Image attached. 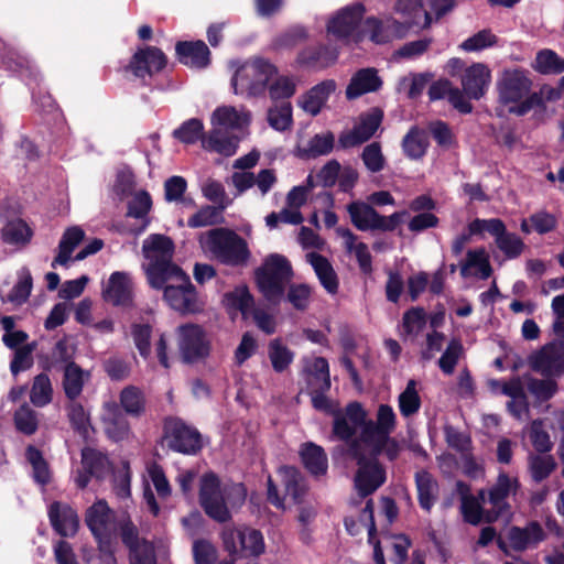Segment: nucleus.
<instances>
[{
	"label": "nucleus",
	"instance_id": "1",
	"mask_svg": "<svg viewBox=\"0 0 564 564\" xmlns=\"http://www.w3.org/2000/svg\"><path fill=\"white\" fill-rule=\"evenodd\" d=\"M251 122V112L245 107L224 105L217 107L212 116V130L203 139V149L225 156L237 152L238 138L229 131H242Z\"/></svg>",
	"mask_w": 564,
	"mask_h": 564
},
{
	"label": "nucleus",
	"instance_id": "2",
	"mask_svg": "<svg viewBox=\"0 0 564 564\" xmlns=\"http://www.w3.org/2000/svg\"><path fill=\"white\" fill-rule=\"evenodd\" d=\"M142 253L145 259L143 268L149 283L161 289L169 281V275L181 269L172 262L174 242L167 236L152 234L143 240Z\"/></svg>",
	"mask_w": 564,
	"mask_h": 564
},
{
	"label": "nucleus",
	"instance_id": "3",
	"mask_svg": "<svg viewBox=\"0 0 564 564\" xmlns=\"http://www.w3.org/2000/svg\"><path fill=\"white\" fill-rule=\"evenodd\" d=\"M199 242L205 251L225 264L246 265L250 257L247 242L226 228H216L203 234Z\"/></svg>",
	"mask_w": 564,
	"mask_h": 564
},
{
	"label": "nucleus",
	"instance_id": "4",
	"mask_svg": "<svg viewBox=\"0 0 564 564\" xmlns=\"http://www.w3.org/2000/svg\"><path fill=\"white\" fill-rule=\"evenodd\" d=\"M292 278V268L281 254L269 256L256 271L259 291L267 301L278 304L283 299L286 284Z\"/></svg>",
	"mask_w": 564,
	"mask_h": 564
},
{
	"label": "nucleus",
	"instance_id": "5",
	"mask_svg": "<svg viewBox=\"0 0 564 564\" xmlns=\"http://www.w3.org/2000/svg\"><path fill=\"white\" fill-rule=\"evenodd\" d=\"M278 68L269 61L254 58L237 68L231 79L234 93L247 97L261 96L276 75Z\"/></svg>",
	"mask_w": 564,
	"mask_h": 564
},
{
	"label": "nucleus",
	"instance_id": "6",
	"mask_svg": "<svg viewBox=\"0 0 564 564\" xmlns=\"http://www.w3.org/2000/svg\"><path fill=\"white\" fill-rule=\"evenodd\" d=\"M348 454L358 465L355 476L358 494L366 497L376 491L386 480V471L378 458L371 456L358 442L354 441L349 444Z\"/></svg>",
	"mask_w": 564,
	"mask_h": 564
},
{
	"label": "nucleus",
	"instance_id": "7",
	"mask_svg": "<svg viewBox=\"0 0 564 564\" xmlns=\"http://www.w3.org/2000/svg\"><path fill=\"white\" fill-rule=\"evenodd\" d=\"M366 8L355 2L337 10L327 21V34L338 40L359 43L365 39L364 17Z\"/></svg>",
	"mask_w": 564,
	"mask_h": 564
},
{
	"label": "nucleus",
	"instance_id": "8",
	"mask_svg": "<svg viewBox=\"0 0 564 564\" xmlns=\"http://www.w3.org/2000/svg\"><path fill=\"white\" fill-rule=\"evenodd\" d=\"M533 80L528 69L517 66L505 67L498 75L496 89L501 105L514 107L532 89Z\"/></svg>",
	"mask_w": 564,
	"mask_h": 564
},
{
	"label": "nucleus",
	"instance_id": "9",
	"mask_svg": "<svg viewBox=\"0 0 564 564\" xmlns=\"http://www.w3.org/2000/svg\"><path fill=\"white\" fill-rule=\"evenodd\" d=\"M164 289V300L175 311L181 313H195L202 310V303L188 276L182 271H174Z\"/></svg>",
	"mask_w": 564,
	"mask_h": 564
},
{
	"label": "nucleus",
	"instance_id": "10",
	"mask_svg": "<svg viewBox=\"0 0 564 564\" xmlns=\"http://www.w3.org/2000/svg\"><path fill=\"white\" fill-rule=\"evenodd\" d=\"M519 488L520 484L517 477H511L503 473L499 474L496 484L488 492L491 509L486 512V522H494L500 517L508 518L510 516L511 507L508 499L516 497Z\"/></svg>",
	"mask_w": 564,
	"mask_h": 564
},
{
	"label": "nucleus",
	"instance_id": "11",
	"mask_svg": "<svg viewBox=\"0 0 564 564\" xmlns=\"http://www.w3.org/2000/svg\"><path fill=\"white\" fill-rule=\"evenodd\" d=\"M278 475L284 488V497L279 496L278 488L269 476L268 500L279 509L285 508L284 499L286 497H290L294 503L301 502L306 492V484L301 473L294 467L283 466L279 468Z\"/></svg>",
	"mask_w": 564,
	"mask_h": 564
},
{
	"label": "nucleus",
	"instance_id": "12",
	"mask_svg": "<svg viewBox=\"0 0 564 564\" xmlns=\"http://www.w3.org/2000/svg\"><path fill=\"white\" fill-rule=\"evenodd\" d=\"M411 29H413V22L402 23L392 17L383 20L369 17L364 21L365 37L375 44H388L401 40L409 34Z\"/></svg>",
	"mask_w": 564,
	"mask_h": 564
},
{
	"label": "nucleus",
	"instance_id": "13",
	"mask_svg": "<svg viewBox=\"0 0 564 564\" xmlns=\"http://www.w3.org/2000/svg\"><path fill=\"white\" fill-rule=\"evenodd\" d=\"M177 344L181 357L185 362H194L209 354V343L203 329L193 324L177 328Z\"/></svg>",
	"mask_w": 564,
	"mask_h": 564
},
{
	"label": "nucleus",
	"instance_id": "14",
	"mask_svg": "<svg viewBox=\"0 0 564 564\" xmlns=\"http://www.w3.org/2000/svg\"><path fill=\"white\" fill-rule=\"evenodd\" d=\"M333 416L334 435L347 442L348 445L354 440L352 436L356 434L357 430L360 429L362 432L365 425H367V412L358 402L349 403L345 410L338 409Z\"/></svg>",
	"mask_w": 564,
	"mask_h": 564
},
{
	"label": "nucleus",
	"instance_id": "15",
	"mask_svg": "<svg viewBox=\"0 0 564 564\" xmlns=\"http://www.w3.org/2000/svg\"><path fill=\"white\" fill-rule=\"evenodd\" d=\"M528 364L536 372L544 376H561L564 373V343L552 341L532 352Z\"/></svg>",
	"mask_w": 564,
	"mask_h": 564
},
{
	"label": "nucleus",
	"instance_id": "16",
	"mask_svg": "<svg viewBox=\"0 0 564 564\" xmlns=\"http://www.w3.org/2000/svg\"><path fill=\"white\" fill-rule=\"evenodd\" d=\"M200 505L205 512L218 522H226L230 513L224 501L218 478L208 474L202 478L199 491Z\"/></svg>",
	"mask_w": 564,
	"mask_h": 564
},
{
	"label": "nucleus",
	"instance_id": "17",
	"mask_svg": "<svg viewBox=\"0 0 564 564\" xmlns=\"http://www.w3.org/2000/svg\"><path fill=\"white\" fill-rule=\"evenodd\" d=\"M169 447L184 454H195L200 449V435L180 420H170L165 425Z\"/></svg>",
	"mask_w": 564,
	"mask_h": 564
},
{
	"label": "nucleus",
	"instance_id": "18",
	"mask_svg": "<svg viewBox=\"0 0 564 564\" xmlns=\"http://www.w3.org/2000/svg\"><path fill=\"white\" fill-rule=\"evenodd\" d=\"M490 82L491 70L482 63H474L460 76L462 88L470 99H480L488 90Z\"/></svg>",
	"mask_w": 564,
	"mask_h": 564
},
{
	"label": "nucleus",
	"instance_id": "19",
	"mask_svg": "<svg viewBox=\"0 0 564 564\" xmlns=\"http://www.w3.org/2000/svg\"><path fill=\"white\" fill-rule=\"evenodd\" d=\"M133 296V283L127 272H113L102 289V297L115 306L131 304Z\"/></svg>",
	"mask_w": 564,
	"mask_h": 564
},
{
	"label": "nucleus",
	"instance_id": "20",
	"mask_svg": "<svg viewBox=\"0 0 564 564\" xmlns=\"http://www.w3.org/2000/svg\"><path fill=\"white\" fill-rule=\"evenodd\" d=\"M382 115L379 110L360 116L359 122L352 130L344 132L339 137L341 148H352L368 141L380 126Z\"/></svg>",
	"mask_w": 564,
	"mask_h": 564
},
{
	"label": "nucleus",
	"instance_id": "21",
	"mask_svg": "<svg viewBox=\"0 0 564 564\" xmlns=\"http://www.w3.org/2000/svg\"><path fill=\"white\" fill-rule=\"evenodd\" d=\"M166 65V57L164 53L158 47H145L139 50L132 56L129 68L137 77H144L160 72Z\"/></svg>",
	"mask_w": 564,
	"mask_h": 564
},
{
	"label": "nucleus",
	"instance_id": "22",
	"mask_svg": "<svg viewBox=\"0 0 564 564\" xmlns=\"http://www.w3.org/2000/svg\"><path fill=\"white\" fill-rule=\"evenodd\" d=\"M337 88L334 79L323 80L310 90L304 93L297 99V106L311 116H316L321 112L329 96L335 93Z\"/></svg>",
	"mask_w": 564,
	"mask_h": 564
},
{
	"label": "nucleus",
	"instance_id": "23",
	"mask_svg": "<svg viewBox=\"0 0 564 564\" xmlns=\"http://www.w3.org/2000/svg\"><path fill=\"white\" fill-rule=\"evenodd\" d=\"M397 424V416L393 409L388 404H380L376 415V422L367 419L365 430L354 442H362L373 437L391 434Z\"/></svg>",
	"mask_w": 564,
	"mask_h": 564
},
{
	"label": "nucleus",
	"instance_id": "24",
	"mask_svg": "<svg viewBox=\"0 0 564 564\" xmlns=\"http://www.w3.org/2000/svg\"><path fill=\"white\" fill-rule=\"evenodd\" d=\"M101 421L106 434L111 440L121 441L129 436V422L116 402L111 401L104 404Z\"/></svg>",
	"mask_w": 564,
	"mask_h": 564
},
{
	"label": "nucleus",
	"instance_id": "25",
	"mask_svg": "<svg viewBox=\"0 0 564 564\" xmlns=\"http://www.w3.org/2000/svg\"><path fill=\"white\" fill-rule=\"evenodd\" d=\"M53 528L62 536H73L79 527V519L75 510L67 505L54 502L48 511Z\"/></svg>",
	"mask_w": 564,
	"mask_h": 564
},
{
	"label": "nucleus",
	"instance_id": "26",
	"mask_svg": "<svg viewBox=\"0 0 564 564\" xmlns=\"http://www.w3.org/2000/svg\"><path fill=\"white\" fill-rule=\"evenodd\" d=\"M112 513L105 500H97L86 511V524L98 541L108 535Z\"/></svg>",
	"mask_w": 564,
	"mask_h": 564
},
{
	"label": "nucleus",
	"instance_id": "27",
	"mask_svg": "<svg viewBox=\"0 0 564 564\" xmlns=\"http://www.w3.org/2000/svg\"><path fill=\"white\" fill-rule=\"evenodd\" d=\"M176 54L184 65L193 68H203L209 64L210 52L203 41L178 42Z\"/></svg>",
	"mask_w": 564,
	"mask_h": 564
},
{
	"label": "nucleus",
	"instance_id": "28",
	"mask_svg": "<svg viewBox=\"0 0 564 564\" xmlns=\"http://www.w3.org/2000/svg\"><path fill=\"white\" fill-rule=\"evenodd\" d=\"M543 539L544 531L535 522L528 524L525 528L513 527L507 533L508 545L516 551H523L534 546Z\"/></svg>",
	"mask_w": 564,
	"mask_h": 564
},
{
	"label": "nucleus",
	"instance_id": "29",
	"mask_svg": "<svg viewBox=\"0 0 564 564\" xmlns=\"http://www.w3.org/2000/svg\"><path fill=\"white\" fill-rule=\"evenodd\" d=\"M394 11L405 19L403 23L413 22V28L429 29L432 24V17L424 10L423 0H397Z\"/></svg>",
	"mask_w": 564,
	"mask_h": 564
},
{
	"label": "nucleus",
	"instance_id": "30",
	"mask_svg": "<svg viewBox=\"0 0 564 564\" xmlns=\"http://www.w3.org/2000/svg\"><path fill=\"white\" fill-rule=\"evenodd\" d=\"M352 225L361 231L377 230L379 223V213L369 204L356 200L347 205Z\"/></svg>",
	"mask_w": 564,
	"mask_h": 564
},
{
	"label": "nucleus",
	"instance_id": "31",
	"mask_svg": "<svg viewBox=\"0 0 564 564\" xmlns=\"http://www.w3.org/2000/svg\"><path fill=\"white\" fill-rule=\"evenodd\" d=\"M382 82L373 68H364L358 70L350 79L346 89L348 99H355L364 94L376 91L380 88Z\"/></svg>",
	"mask_w": 564,
	"mask_h": 564
},
{
	"label": "nucleus",
	"instance_id": "32",
	"mask_svg": "<svg viewBox=\"0 0 564 564\" xmlns=\"http://www.w3.org/2000/svg\"><path fill=\"white\" fill-rule=\"evenodd\" d=\"M491 272L489 254L485 248L468 250L465 261L460 263V274L464 278L475 274L485 280L491 275Z\"/></svg>",
	"mask_w": 564,
	"mask_h": 564
},
{
	"label": "nucleus",
	"instance_id": "33",
	"mask_svg": "<svg viewBox=\"0 0 564 564\" xmlns=\"http://www.w3.org/2000/svg\"><path fill=\"white\" fill-rule=\"evenodd\" d=\"M306 260L313 267L323 288L329 294H336L339 282L332 263L325 257L316 252L307 253Z\"/></svg>",
	"mask_w": 564,
	"mask_h": 564
},
{
	"label": "nucleus",
	"instance_id": "34",
	"mask_svg": "<svg viewBox=\"0 0 564 564\" xmlns=\"http://www.w3.org/2000/svg\"><path fill=\"white\" fill-rule=\"evenodd\" d=\"M90 373L83 370L75 362H69L65 366L63 376V389L66 397L70 400L77 399L88 381Z\"/></svg>",
	"mask_w": 564,
	"mask_h": 564
},
{
	"label": "nucleus",
	"instance_id": "35",
	"mask_svg": "<svg viewBox=\"0 0 564 564\" xmlns=\"http://www.w3.org/2000/svg\"><path fill=\"white\" fill-rule=\"evenodd\" d=\"M33 236L32 229L22 219H12L1 229V240L10 246L22 248L26 246Z\"/></svg>",
	"mask_w": 564,
	"mask_h": 564
},
{
	"label": "nucleus",
	"instance_id": "36",
	"mask_svg": "<svg viewBox=\"0 0 564 564\" xmlns=\"http://www.w3.org/2000/svg\"><path fill=\"white\" fill-rule=\"evenodd\" d=\"M269 126L280 132L290 130L293 126V108L290 101H274L267 111Z\"/></svg>",
	"mask_w": 564,
	"mask_h": 564
},
{
	"label": "nucleus",
	"instance_id": "37",
	"mask_svg": "<svg viewBox=\"0 0 564 564\" xmlns=\"http://www.w3.org/2000/svg\"><path fill=\"white\" fill-rule=\"evenodd\" d=\"M300 454L305 468L312 475H325L328 463L327 456L321 446L314 443H306L302 446Z\"/></svg>",
	"mask_w": 564,
	"mask_h": 564
},
{
	"label": "nucleus",
	"instance_id": "38",
	"mask_svg": "<svg viewBox=\"0 0 564 564\" xmlns=\"http://www.w3.org/2000/svg\"><path fill=\"white\" fill-rule=\"evenodd\" d=\"M85 232L80 227L74 226L68 228L58 245V253L52 262V267L67 265L75 248L83 241Z\"/></svg>",
	"mask_w": 564,
	"mask_h": 564
},
{
	"label": "nucleus",
	"instance_id": "39",
	"mask_svg": "<svg viewBox=\"0 0 564 564\" xmlns=\"http://www.w3.org/2000/svg\"><path fill=\"white\" fill-rule=\"evenodd\" d=\"M415 482L420 506L430 511L436 501L438 485L433 476L425 470L416 473Z\"/></svg>",
	"mask_w": 564,
	"mask_h": 564
},
{
	"label": "nucleus",
	"instance_id": "40",
	"mask_svg": "<svg viewBox=\"0 0 564 564\" xmlns=\"http://www.w3.org/2000/svg\"><path fill=\"white\" fill-rule=\"evenodd\" d=\"M337 59V52L325 46L308 47L297 55V63L305 67L324 68Z\"/></svg>",
	"mask_w": 564,
	"mask_h": 564
},
{
	"label": "nucleus",
	"instance_id": "41",
	"mask_svg": "<svg viewBox=\"0 0 564 564\" xmlns=\"http://www.w3.org/2000/svg\"><path fill=\"white\" fill-rule=\"evenodd\" d=\"M371 456L378 457L381 453H383L390 460L395 459L400 452L401 445L399 442L390 437V434L373 437L370 440H366L362 442H358Z\"/></svg>",
	"mask_w": 564,
	"mask_h": 564
},
{
	"label": "nucleus",
	"instance_id": "42",
	"mask_svg": "<svg viewBox=\"0 0 564 564\" xmlns=\"http://www.w3.org/2000/svg\"><path fill=\"white\" fill-rule=\"evenodd\" d=\"M531 67L539 74L553 75L564 73V58L551 48L540 50Z\"/></svg>",
	"mask_w": 564,
	"mask_h": 564
},
{
	"label": "nucleus",
	"instance_id": "43",
	"mask_svg": "<svg viewBox=\"0 0 564 564\" xmlns=\"http://www.w3.org/2000/svg\"><path fill=\"white\" fill-rule=\"evenodd\" d=\"M299 77L290 75H276L267 86L269 96L273 101H282L291 98L297 89Z\"/></svg>",
	"mask_w": 564,
	"mask_h": 564
},
{
	"label": "nucleus",
	"instance_id": "44",
	"mask_svg": "<svg viewBox=\"0 0 564 564\" xmlns=\"http://www.w3.org/2000/svg\"><path fill=\"white\" fill-rule=\"evenodd\" d=\"M120 405L126 414L139 417L145 412L147 400L143 391L134 386H128L120 392Z\"/></svg>",
	"mask_w": 564,
	"mask_h": 564
},
{
	"label": "nucleus",
	"instance_id": "45",
	"mask_svg": "<svg viewBox=\"0 0 564 564\" xmlns=\"http://www.w3.org/2000/svg\"><path fill=\"white\" fill-rule=\"evenodd\" d=\"M224 304L230 311H239L246 317L253 311V299L246 285H239L224 295Z\"/></svg>",
	"mask_w": 564,
	"mask_h": 564
},
{
	"label": "nucleus",
	"instance_id": "46",
	"mask_svg": "<svg viewBox=\"0 0 564 564\" xmlns=\"http://www.w3.org/2000/svg\"><path fill=\"white\" fill-rule=\"evenodd\" d=\"M402 147L408 158L412 160L421 159L429 147L427 135L423 130L413 127L403 138Z\"/></svg>",
	"mask_w": 564,
	"mask_h": 564
},
{
	"label": "nucleus",
	"instance_id": "47",
	"mask_svg": "<svg viewBox=\"0 0 564 564\" xmlns=\"http://www.w3.org/2000/svg\"><path fill=\"white\" fill-rule=\"evenodd\" d=\"M268 357L273 370L275 372H283L293 362L294 352L280 339L275 338L268 345Z\"/></svg>",
	"mask_w": 564,
	"mask_h": 564
},
{
	"label": "nucleus",
	"instance_id": "48",
	"mask_svg": "<svg viewBox=\"0 0 564 564\" xmlns=\"http://www.w3.org/2000/svg\"><path fill=\"white\" fill-rule=\"evenodd\" d=\"M53 393V386L46 373H40L34 377L30 390V400L35 406L42 408L51 403Z\"/></svg>",
	"mask_w": 564,
	"mask_h": 564
},
{
	"label": "nucleus",
	"instance_id": "49",
	"mask_svg": "<svg viewBox=\"0 0 564 564\" xmlns=\"http://www.w3.org/2000/svg\"><path fill=\"white\" fill-rule=\"evenodd\" d=\"M485 499V491L480 490L478 497L471 496L460 502V512L464 520L473 525L486 521L485 516L487 510L482 509V501Z\"/></svg>",
	"mask_w": 564,
	"mask_h": 564
},
{
	"label": "nucleus",
	"instance_id": "50",
	"mask_svg": "<svg viewBox=\"0 0 564 564\" xmlns=\"http://www.w3.org/2000/svg\"><path fill=\"white\" fill-rule=\"evenodd\" d=\"M173 137L182 143L193 144L198 140H200L203 143V139L207 137V134L204 133L203 121L196 118H192L184 121L180 128L174 130Z\"/></svg>",
	"mask_w": 564,
	"mask_h": 564
},
{
	"label": "nucleus",
	"instance_id": "51",
	"mask_svg": "<svg viewBox=\"0 0 564 564\" xmlns=\"http://www.w3.org/2000/svg\"><path fill=\"white\" fill-rule=\"evenodd\" d=\"M33 280L28 268H22L18 272V282L7 296V301L15 305H21L29 299L32 291Z\"/></svg>",
	"mask_w": 564,
	"mask_h": 564
},
{
	"label": "nucleus",
	"instance_id": "52",
	"mask_svg": "<svg viewBox=\"0 0 564 564\" xmlns=\"http://www.w3.org/2000/svg\"><path fill=\"white\" fill-rule=\"evenodd\" d=\"M82 465L89 475L97 478L102 477L109 469L107 457L93 448L83 449Z\"/></svg>",
	"mask_w": 564,
	"mask_h": 564
},
{
	"label": "nucleus",
	"instance_id": "53",
	"mask_svg": "<svg viewBox=\"0 0 564 564\" xmlns=\"http://www.w3.org/2000/svg\"><path fill=\"white\" fill-rule=\"evenodd\" d=\"M528 466L531 478L540 482L552 474L556 463L551 455H530Z\"/></svg>",
	"mask_w": 564,
	"mask_h": 564
},
{
	"label": "nucleus",
	"instance_id": "54",
	"mask_svg": "<svg viewBox=\"0 0 564 564\" xmlns=\"http://www.w3.org/2000/svg\"><path fill=\"white\" fill-rule=\"evenodd\" d=\"M494 237L497 247L506 254L507 258H517L524 249V243L521 238L516 234L507 232L505 225L501 232L495 234Z\"/></svg>",
	"mask_w": 564,
	"mask_h": 564
},
{
	"label": "nucleus",
	"instance_id": "55",
	"mask_svg": "<svg viewBox=\"0 0 564 564\" xmlns=\"http://www.w3.org/2000/svg\"><path fill=\"white\" fill-rule=\"evenodd\" d=\"M398 401L403 416H411L420 410L421 399L416 390L415 380H409L405 390L399 395Z\"/></svg>",
	"mask_w": 564,
	"mask_h": 564
},
{
	"label": "nucleus",
	"instance_id": "56",
	"mask_svg": "<svg viewBox=\"0 0 564 564\" xmlns=\"http://www.w3.org/2000/svg\"><path fill=\"white\" fill-rule=\"evenodd\" d=\"M464 355V347L458 339H452L441 358L438 367L445 375H452L456 365Z\"/></svg>",
	"mask_w": 564,
	"mask_h": 564
},
{
	"label": "nucleus",
	"instance_id": "57",
	"mask_svg": "<svg viewBox=\"0 0 564 564\" xmlns=\"http://www.w3.org/2000/svg\"><path fill=\"white\" fill-rule=\"evenodd\" d=\"M498 37L488 29L481 30L466 39L459 47L465 52H478L495 46Z\"/></svg>",
	"mask_w": 564,
	"mask_h": 564
},
{
	"label": "nucleus",
	"instance_id": "58",
	"mask_svg": "<svg viewBox=\"0 0 564 564\" xmlns=\"http://www.w3.org/2000/svg\"><path fill=\"white\" fill-rule=\"evenodd\" d=\"M26 458L32 466L35 481L41 485L47 484L51 480V471L40 451L32 446L28 447Z\"/></svg>",
	"mask_w": 564,
	"mask_h": 564
},
{
	"label": "nucleus",
	"instance_id": "59",
	"mask_svg": "<svg viewBox=\"0 0 564 564\" xmlns=\"http://www.w3.org/2000/svg\"><path fill=\"white\" fill-rule=\"evenodd\" d=\"M527 388L541 402L550 400L557 392V383L553 379L530 378L528 379Z\"/></svg>",
	"mask_w": 564,
	"mask_h": 564
},
{
	"label": "nucleus",
	"instance_id": "60",
	"mask_svg": "<svg viewBox=\"0 0 564 564\" xmlns=\"http://www.w3.org/2000/svg\"><path fill=\"white\" fill-rule=\"evenodd\" d=\"M223 210L214 206H204L188 219L187 225L191 228H199L219 224L223 220Z\"/></svg>",
	"mask_w": 564,
	"mask_h": 564
},
{
	"label": "nucleus",
	"instance_id": "61",
	"mask_svg": "<svg viewBox=\"0 0 564 564\" xmlns=\"http://www.w3.org/2000/svg\"><path fill=\"white\" fill-rule=\"evenodd\" d=\"M151 333L152 328L149 324L134 323L131 325V336L133 343L143 358H149L151 355Z\"/></svg>",
	"mask_w": 564,
	"mask_h": 564
},
{
	"label": "nucleus",
	"instance_id": "62",
	"mask_svg": "<svg viewBox=\"0 0 564 564\" xmlns=\"http://www.w3.org/2000/svg\"><path fill=\"white\" fill-rule=\"evenodd\" d=\"M202 193L208 200L217 204L220 209H225L230 203L223 184L216 180H206L202 185Z\"/></svg>",
	"mask_w": 564,
	"mask_h": 564
},
{
	"label": "nucleus",
	"instance_id": "63",
	"mask_svg": "<svg viewBox=\"0 0 564 564\" xmlns=\"http://www.w3.org/2000/svg\"><path fill=\"white\" fill-rule=\"evenodd\" d=\"M192 550L195 564H215L217 561V550L208 540H194Z\"/></svg>",
	"mask_w": 564,
	"mask_h": 564
},
{
	"label": "nucleus",
	"instance_id": "64",
	"mask_svg": "<svg viewBox=\"0 0 564 564\" xmlns=\"http://www.w3.org/2000/svg\"><path fill=\"white\" fill-rule=\"evenodd\" d=\"M361 159L367 170L372 173L380 172L383 170L386 164V159L382 154L381 147L377 142L370 143L364 149Z\"/></svg>",
	"mask_w": 564,
	"mask_h": 564
}]
</instances>
